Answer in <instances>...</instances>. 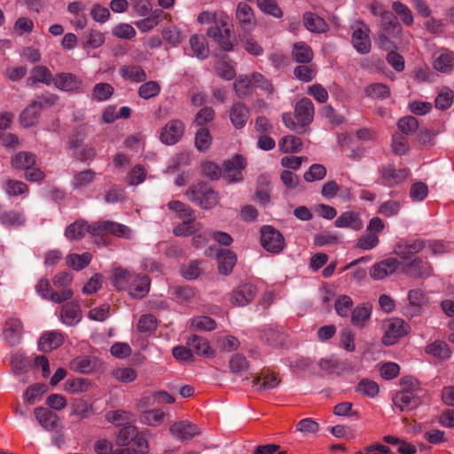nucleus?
I'll return each instance as SVG.
<instances>
[{
    "mask_svg": "<svg viewBox=\"0 0 454 454\" xmlns=\"http://www.w3.org/2000/svg\"><path fill=\"white\" fill-rule=\"evenodd\" d=\"M334 225L337 228H349L354 231H360L363 228V221L358 213L355 211H346L336 218Z\"/></svg>",
    "mask_w": 454,
    "mask_h": 454,
    "instance_id": "31",
    "label": "nucleus"
},
{
    "mask_svg": "<svg viewBox=\"0 0 454 454\" xmlns=\"http://www.w3.org/2000/svg\"><path fill=\"white\" fill-rule=\"evenodd\" d=\"M351 43L360 54H367L372 50L370 38L371 30L362 20H358L352 26Z\"/></svg>",
    "mask_w": 454,
    "mask_h": 454,
    "instance_id": "7",
    "label": "nucleus"
},
{
    "mask_svg": "<svg viewBox=\"0 0 454 454\" xmlns=\"http://www.w3.org/2000/svg\"><path fill=\"white\" fill-rule=\"evenodd\" d=\"M240 43L245 51L252 56H260L263 53L262 45L251 35L250 32L240 37Z\"/></svg>",
    "mask_w": 454,
    "mask_h": 454,
    "instance_id": "59",
    "label": "nucleus"
},
{
    "mask_svg": "<svg viewBox=\"0 0 454 454\" xmlns=\"http://www.w3.org/2000/svg\"><path fill=\"white\" fill-rule=\"evenodd\" d=\"M379 173L380 184L390 188L402 184L410 176L408 168L396 169L394 164L381 166Z\"/></svg>",
    "mask_w": 454,
    "mask_h": 454,
    "instance_id": "9",
    "label": "nucleus"
},
{
    "mask_svg": "<svg viewBox=\"0 0 454 454\" xmlns=\"http://www.w3.org/2000/svg\"><path fill=\"white\" fill-rule=\"evenodd\" d=\"M38 423L48 431L59 432L63 429L60 418L52 411L45 407H36L34 410Z\"/></svg>",
    "mask_w": 454,
    "mask_h": 454,
    "instance_id": "17",
    "label": "nucleus"
},
{
    "mask_svg": "<svg viewBox=\"0 0 454 454\" xmlns=\"http://www.w3.org/2000/svg\"><path fill=\"white\" fill-rule=\"evenodd\" d=\"M188 200L204 210H209L219 203V194L206 182H198L192 184L185 191Z\"/></svg>",
    "mask_w": 454,
    "mask_h": 454,
    "instance_id": "2",
    "label": "nucleus"
},
{
    "mask_svg": "<svg viewBox=\"0 0 454 454\" xmlns=\"http://www.w3.org/2000/svg\"><path fill=\"white\" fill-rule=\"evenodd\" d=\"M434 68L442 73H450L454 67V52L442 49L434 54Z\"/></svg>",
    "mask_w": 454,
    "mask_h": 454,
    "instance_id": "28",
    "label": "nucleus"
},
{
    "mask_svg": "<svg viewBox=\"0 0 454 454\" xmlns=\"http://www.w3.org/2000/svg\"><path fill=\"white\" fill-rule=\"evenodd\" d=\"M53 85L61 91L69 94H80L83 92V81L75 74L60 72L54 75Z\"/></svg>",
    "mask_w": 454,
    "mask_h": 454,
    "instance_id": "8",
    "label": "nucleus"
},
{
    "mask_svg": "<svg viewBox=\"0 0 454 454\" xmlns=\"http://www.w3.org/2000/svg\"><path fill=\"white\" fill-rule=\"evenodd\" d=\"M314 104L309 98H302L294 106V118L298 122V127L304 129L314 119Z\"/></svg>",
    "mask_w": 454,
    "mask_h": 454,
    "instance_id": "16",
    "label": "nucleus"
},
{
    "mask_svg": "<svg viewBox=\"0 0 454 454\" xmlns=\"http://www.w3.org/2000/svg\"><path fill=\"white\" fill-rule=\"evenodd\" d=\"M233 89L239 98L251 96L254 89L253 74L250 76L239 75L233 83Z\"/></svg>",
    "mask_w": 454,
    "mask_h": 454,
    "instance_id": "35",
    "label": "nucleus"
},
{
    "mask_svg": "<svg viewBox=\"0 0 454 454\" xmlns=\"http://www.w3.org/2000/svg\"><path fill=\"white\" fill-rule=\"evenodd\" d=\"M364 92L367 97L381 100L389 98L391 95L390 88L387 84L381 82H375L368 85L365 87Z\"/></svg>",
    "mask_w": 454,
    "mask_h": 454,
    "instance_id": "50",
    "label": "nucleus"
},
{
    "mask_svg": "<svg viewBox=\"0 0 454 454\" xmlns=\"http://www.w3.org/2000/svg\"><path fill=\"white\" fill-rule=\"evenodd\" d=\"M191 48L193 54L200 59H205L208 56V49L205 46V39L198 35H193L190 38Z\"/></svg>",
    "mask_w": 454,
    "mask_h": 454,
    "instance_id": "62",
    "label": "nucleus"
},
{
    "mask_svg": "<svg viewBox=\"0 0 454 454\" xmlns=\"http://www.w3.org/2000/svg\"><path fill=\"white\" fill-rule=\"evenodd\" d=\"M105 35L98 30L90 29L81 37V44L83 49H96L105 43Z\"/></svg>",
    "mask_w": 454,
    "mask_h": 454,
    "instance_id": "40",
    "label": "nucleus"
},
{
    "mask_svg": "<svg viewBox=\"0 0 454 454\" xmlns=\"http://www.w3.org/2000/svg\"><path fill=\"white\" fill-rule=\"evenodd\" d=\"M91 227L92 223L89 224L85 220L79 219L66 228L65 236L69 240L82 239L86 233L92 236Z\"/></svg>",
    "mask_w": 454,
    "mask_h": 454,
    "instance_id": "30",
    "label": "nucleus"
},
{
    "mask_svg": "<svg viewBox=\"0 0 454 454\" xmlns=\"http://www.w3.org/2000/svg\"><path fill=\"white\" fill-rule=\"evenodd\" d=\"M201 260H191L187 263L181 264L179 268L180 275L187 280H195L199 278L204 272L201 268Z\"/></svg>",
    "mask_w": 454,
    "mask_h": 454,
    "instance_id": "38",
    "label": "nucleus"
},
{
    "mask_svg": "<svg viewBox=\"0 0 454 454\" xmlns=\"http://www.w3.org/2000/svg\"><path fill=\"white\" fill-rule=\"evenodd\" d=\"M90 231H92V237L95 238V242L105 247L112 244L109 236L119 239H129L131 235V231L128 226L110 220L92 223Z\"/></svg>",
    "mask_w": 454,
    "mask_h": 454,
    "instance_id": "1",
    "label": "nucleus"
},
{
    "mask_svg": "<svg viewBox=\"0 0 454 454\" xmlns=\"http://www.w3.org/2000/svg\"><path fill=\"white\" fill-rule=\"evenodd\" d=\"M41 109L37 104L31 102L20 114V123L24 128L35 126L40 119Z\"/></svg>",
    "mask_w": 454,
    "mask_h": 454,
    "instance_id": "36",
    "label": "nucleus"
},
{
    "mask_svg": "<svg viewBox=\"0 0 454 454\" xmlns=\"http://www.w3.org/2000/svg\"><path fill=\"white\" fill-rule=\"evenodd\" d=\"M396 125L401 134L406 136L413 135L419 126L418 119L412 115H406L400 118Z\"/></svg>",
    "mask_w": 454,
    "mask_h": 454,
    "instance_id": "56",
    "label": "nucleus"
},
{
    "mask_svg": "<svg viewBox=\"0 0 454 454\" xmlns=\"http://www.w3.org/2000/svg\"><path fill=\"white\" fill-rule=\"evenodd\" d=\"M170 433L178 439L190 440L200 434L198 427L188 421L175 422L169 428Z\"/></svg>",
    "mask_w": 454,
    "mask_h": 454,
    "instance_id": "26",
    "label": "nucleus"
},
{
    "mask_svg": "<svg viewBox=\"0 0 454 454\" xmlns=\"http://www.w3.org/2000/svg\"><path fill=\"white\" fill-rule=\"evenodd\" d=\"M48 390V386L44 383H35L30 385L24 393V400L28 404H34L36 400L41 399L43 395Z\"/></svg>",
    "mask_w": 454,
    "mask_h": 454,
    "instance_id": "54",
    "label": "nucleus"
},
{
    "mask_svg": "<svg viewBox=\"0 0 454 454\" xmlns=\"http://www.w3.org/2000/svg\"><path fill=\"white\" fill-rule=\"evenodd\" d=\"M92 255L89 252H85L82 254H69L66 257V263L68 267L75 270H81L86 268L90 263Z\"/></svg>",
    "mask_w": 454,
    "mask_h": 454,
    "instance_id": "45",
    "label": "nucleus"
},
{
    "mask_svg": "<svg viewBox=\"0 0 454 454\" xmlns=\"http://www.w3.org/2000/svg\"><path fill=\"white\" fill-rule=\"evenodd\" d=\"M138 430L135 426L127 424L123 426L116 436V443L119 446H129L134 438L137 436Z\"/></svg>",
    "mask_w": 454,
    "mask_h": 454,
    "instance_id": "51",
    "label": "nucleus"
},
{
    "mask_svg": "<svg viewBox=\"0 0 454 454\" xmlns=\"http://www.w3.org/2000/svg\"><path fill=\"white\" fill-rule=\"evenodd\" d=\"M354 302L352 299L346 294L340 295L334 303L336 313L341 317H348L352 310Z\"/></svg>",
    "mask_w": 454,
    "mask_h": 454,
    "instance_id": "61",
    "label": "nucleus"
},
{
    "mask_svg": "<svg viewBox=\"0 0 454 454\" xmlns=\"http://www.w3.org/2000/svg\"><path fill=\"white\" fill-rule=\"evenodd\" d=\"M96 177V172L90 168L77 172L74 176V189H81L91 184Z\"/></svg>",
    "mask_w": 454,
    "mask_h": 454,
    "instance_id": "57",
    "label": "nucleus"
},
{
    "mask_svg": "<svg viewBox=\"0 0 454 454\" xmlns=\"http://www.w3.org/2000/svg\"><path fill=\"white\" fill-rule=\"evenodd\" d=\"M303 26L311 33L322 34L329 30L327 22L318 14L306 12L302 15Z\"/></svg>",
    "mask_w": 454,
    "mask_h": 454,
    "instance_id": "24",
    "label": "nucleus"
},
{
    "mask_svg": "<svg viewBox=\"0 0 454 454\" xmlns=\"http://www.w3.org/2000/svg\"><path fill=\"white\" fill-rule=\"evenodd\" d=\"M280 382L278 375L275 372H263L261 375L254 377L253 380L254 385H260V389H271L276 387Z\"/></svg>",
    "mask_w": 454,
    "mask_h": 454,
    "instance_id": "55",
    "label": "nucleus"
},
{
    "mask_svg": "<svg viewBox=\"0 0 454 454\" xmlns=\"http://www.w3.org/2000/svg\"><path fill=\"white\" fill-rule=\"evenodd\" d=\"M392 151L396 155H404L410 150L409 142L406 137L403 134L395 132L392 136V144H391Z\"/></svg>",
    "mask_w": 454,
    "mask_h": 454,
    "instance_id": "64",
    "label": "nucleus"
},
{
    "mask_svg": "<svg viewBox=\"0 0 454 454\" xmlns=\"http://www.w3.org/2000/svg\"><path fill=\"white\" fill-rule=\"evenodd\" d=\"M64 343V335L60 332H46L38 340L39 349L43 352H51Z\"/></svg>",
    "mask_w": 454,
    "mask_h": 454,
    "instance_id": "27",
    "label": "nucleus"
},
{
    "mask_svg": "<svg viewBox=\"0 0 454 454\" xmlns=\"http://www.w3.org/2000/svg\"><path fill=\"white\" fill-rule=\"evenodd\" d=\"M166 413L160 409L149 410L142 412L140 421L150 427H158L164 421Z\"/></svg>",
    "mask_w": 454,
    "mask_h": 454,
    "instance_id": "49",
    "label": "nucleus"
},
{
    "mask_svg": "<svg viewBox=\"0 0 454 454\" xmlns=\"http://www.w3.org/2000/svg\"><path fill=\"white\" fill-rule=\"evenodd\" d=\"M260 243L264 250L278 254L281 253L285 247V238L283 234L271 225H263L260 229Z\"/></svg>",
    "mask_w": 454,
    "mask_h": 454,
    "instance_id": "4",
    "label": "nucleus"
},
{
    "mask_svg": "<svg viewBox=\"0 0 454 454\" xmlns=\"http://www.w3.org/2000/svg\"><path fill=\"white\" fill-rule=\"evenodd\" d=\"M137 327L140 333H153L158 328V320L153 314H144L139 317Z\"/></svg>",
    "mask_w": 454,
    "mask_h": 454,
    "instance_id": "58",
    "label": "nucleus"
},
{
    "mask_svg": "<svg viewBox=\"0 0 454 454\" xmlns=\"http://www.w3.org/2000/svg\"><path fill=\"white\" fill-rule=\"evenodd\" d=\"M318 365L320 369L325 372V373L328 375L339 376L345 369L335 356L321 358L319 360Z\"/></svg>",
    "mask_w": 454,
    "mask_h": 454,
    "instance_id": "44",
    "label": "nucleus"
},
{
    "mask_svg": "<svg viewBox=\"0 0 454 454\" xmlns=\"http://www.w3.org/2000/svg\"><path fill=\"white\" fill-rule=\"evenodd\" d=\"M151 278L143 273H135L130 287L127 290L129 294L135 299L144 298L149 292Z\"/></svg>",
    "mask_w": 454,
    "mask_h": 454,
    "instance_id": "21",
    "label": "nucleus"
},
{
    "mask_svg": "<svg viewBox=\"0 0 454 454\" xmlns=\"http://www.w3.org/2000/svg\"><path fill=\"white\" fill-rule=\"evenodd\" d=\"M279 149L285 153H299L302 149V140L295 136H286L279 141Z\"/></svg>",
    "mask_w": 454,
    "mask_h": 454,
    "instance_id": "48",
    "label": "nucleus"
},
{
    "mask_svg": "<svg viewBox=\"0 0 454 454\" xmlns=\"http://www.w3.org/2000/svg\"><path fill=\"white\" fill-rule=\"evenodd\" d=\"M35 291L43 299L51 301L55 303H62L71 299L74 294L72 289L54 291L47 278L39 279L35 285Z\"/></svg>",
    "mask_w": 454,
    "mask_h": 454,
    "instance_id": "11",
    "label": "nucleus"
},
{
    "mask_svg": "<svg viewBox=\"0 0 454 454\" xmlns=\"http://www.w3.org/2000/svg\"><path fill=\"white\" fill-rule=\"evenodd\" d=\"M216 261L219 273L228 276L237 263V255L230 249H221L216 254Z\"/></svg>",
    "mask_w": 454,
    "mask_h": 454,
    "instance_id": "25",
    "label": "nucleus"
},
{
    "mask_svg": "<svg viewBox=\"0 0 454 454\" xmlns=\"http://www.w3.org/2000/svg\"><path fill=\"white\" fill-rule=\"evenodd\" d=\"M119 74L123 80L133 82H144L147 79L145 71L138 65H123L120 67Z\"/></svg>",
    "mask_w": 454,
    "mask_h": 454,
    "instance_id": "33",
    "label": "nucleus"
},
{
    "mask_svg": "<svg viewBox=\"0 0 454 454\" xmlns=\"http://www.w3.org/2000/svg\"><path fill=\"white\" fill-rule=\"evenodd\" d=\"M37 157L35 153L21 151L15 153L11 159V166L14 170L26 171L30 167L36 165Z\"/></svg>",
    "mask_w": 454,
    "mask_h": 454,
    "instance_id": "29",
    "label": "nucleus"
},
{
    "mask_svg": "<svg viewBox=\"0 0 454 454\" xmlns=\"http://www.w3.org/2000/svg\"><path fill=\"white\" fill-rule=\"evenodd\" d=\"M229 116L234 128L241 129L246 126L250 117V109L245 103L235 102L230 108Z\"/></svg>",
    "mask_w": 454,
    "mask_h": 454,
    "instance_id": "20",
    "label": "nucleus"
},
{
    "mask_svg": "<svg viewBox=\"0 0 454 454\" xmlns=\"http://www.w3.org/2000/svg\"><path fill=\"white\" fill-rule=\"evenodd\" d=\"M401 270L412 278H426L433 275V267L426 259L415 256L409 262H401Z\"/></svg>",
    "mask_w": 454,
    "mask_h": 454,
    "instance_id": "6",
    "label": "nucleus"
},
{
    "mask_svg": "<svg viewBox=\"0 0 454 454\" xmlns=\"http://www.w3.org/2000/svg\"><path fill=\"white\" fill-rule=\"evenodd\" d=\"M135 273L128 268L114 265L111 270L109 281L115 291H127L130 287Z\"/></svg>",
    "mask_w": 454,
    "mask_h": 454,
    "instance_id": "15",
    "label": "nucleus"
},
{
    "mask_svg": "<svg viewBox=\"0 0 454 454\" xmlns=\"http://www.w3.org/2000/svg\"><path fill=\"white\" fill-rule=\"evenodd\" d=\"M401 266L397 258L389 257L373 264L370 270L372 278L380 280L395 273Z\"/></svg>",
    "mask_w": 454,
    "mask_h": 454,
    "instance_id": "18",
    "label": "nucleus"
},
{
    "mask_svg": "<svg viewBox=\"0 0 454 454\" xmlns=\"http://www.w3.org/2000/svg\"><path fill=\"white\" fill-rule=\"evenodd\" d=\"M425 352L438 359L445 360L450 356L451 351L444 340H434L425 348Z\"/></svg>",
    "mask_w": 454,
    "mask_h": 454,
    "instance_id": "41",
    "label": "nucleus"
},
{
    "mask_svg": "<svg viewBox=\"0 0 454 454\" xmlns=\"http://www.w3.org/2000/svg\"><path fill=\"white\" fill-rule=\"evenodd\" d=\"M167 206L169 210L176 212L182 221L196 220L195 210L188 204L174 200H170Z\"/></svg>",
    "mask_w": 454,
    "mask_h": 454,
    "instance_id": "37",
    "label": "nucleus"
},
{
    "mask_svg": "<svg viewBox=\"0 0 454 454\" xmlns=\"http://www.w3.org/2000/svg\"><path fill=\"white\" fill-rule=\"evenodd\" d=\"M160 92V86L158 82H144L138 88V96L144 99H150L158 96Z\"/></svg>",
    "mask_w": 454,
    "mask_h": 454,
    "instance_id": "63",
    "label": "nucleus"
},
{
    "mask_svg": "<svg viewBox=\"0 0 454 454\" xmlns=\"http://www.w3.org/2000/svg\"><path fill=\"white\" fill-rule=\"evenodd\" d=\"M247 167V160L241 154H235L231 159L223 162V175L228 183H237L243 180L242 170Z\"/></svg>",
    "mask_w": 454,
    "mask_h": 454,
    "instance_id": "13",
    "label": "nucleus"
},
{
    "mask_svg": "<svg viewBox=\"0 0 454 454\" xmlns=\"http://www.w3.org/2000/svg\"><path fill=\"white\" fill-rule=\"evenodd\" d=\"M184 130L185 125L183 121L179 119L170 120L161 128L160 140L167 145H176L183 137Z\"/></svg>",
    "mask_w": 454,
    "mask_h": 454,
    "instance_id": "12",
    "label": "nucleus"
},
{
    "mask_svg": "<svg viewBox=\"0 0 454 454\" xmlns=\"http://www.w3.org/2000/svg\"><path fill=\"white\" fill-rule=\"evenodd\" d=\"M195 147L199 152H207L213 142V137L210 130L206 127H200L195 133Z\"/></svg>",
    "mask_w": 454,
    "mask_h": 454,
    "instance_id": "46",
    "label": "nucleus"
},
{
    "mask_svg": "<svg viewBox=\"0 0 454 454\" xmlns=\"http://www.w3.org/2000/svg\"><path fill=\"white\" fill-rule=\"evenodd\" d=\"M385 333L381 338V342L385 346H393L400 339L407 336L411 333V325L402 318L394 317L387 320L385 324Z\"/></svg>",
    "mask_w": 454,
    "mask_h": 454,
    "instance_id": "5",
    "label": "nucleus"
},
{
    "mask_svg": "<svg viewBox=\"0 0 454 454\" xmlns=\"http://www.w3.org/2000/svg\"><path fill=\"white\" fill-rule=\"evenodd\" d=\"M372 309L365 305L357 306L351 310V324L354 326L363 328L371 317Z\"/></svg>",
    "mask_w": 454,
    "mask_h": 454,
    "instance_id": "52",
    "label": "nucleus"
},
{
    "mask_svg": "<svg viewBox=\"0 0 454 454\" xmlns=\"http://www.w3.org/2000/svg\"><path fill=\"white\" fill-rule=\"evenodd\" d=\"M257 293L258 288L254 283L242 282L230 294V302L233 306H247L254 300Z\"/></svg>",
    "mask_w": 454,
    "mask_h": 454,
    "instance_id": "10",
    "label": "nucleus"
},
{
    "mask_svg": "<svg viewBox=\"0 0 454 454\" xmlns=\"http://www.w3.org/2000/svg\"><path fill=\"white\" fill-rule=\"evenodd\" d=\"M3 189L10 197L25 195L29 191V187L25 182L16 179H7L3 184Z\"/></svg>",
    "mask_w": 454,
    "mask_h": 454,
    "instance_id": "42",
    "label": "nucleus"
},
{
    "mask_svg": "<svg viewBox=\"0 0 454 454\" xmlns=\"http://www.w3.org/2000/svg\"><path fill=\"white\" fill-rule=\"evenodd\" d=\"M231 25L228 22L227 16H222L215 20V24L207 28V35L212 38L223 51H231L234 47Z\"/></svg>",
    "mask_w": 454,
    "mask_h": 454,
    "instance_id": "3",
    "label": "nucleus"
},
{
    "mask_svg": "<svg viewBox=\"0 0 454 454\" xmlns=\"http://www.w3.org/2000/svg\"><path fill=\"white\" fill-rule=\"evenodd\" d=\"M187 344L199 356L212 357L215 355V350L210 347L208 340L203 337L194 334L188 340Z\"/></svg>",
    "mask_w": 454,
    "mask_h": 454,
    "instance_id": "39",
    "label": "nucleus"
},
{
    "mask_svg": "<svg viewBox=\"0 0 454 454\" xmlns=\"http://www.w3.org/2000/svg\"><path fill=\"white\" fill-rule=\"evenodd\" d=\"M60 319L67 325H76L82 319V310L78 303L70 301L61 307Z\"/></svg>",
    "mask_w": 454,
    "mask_h": 454,
    "instance_id": "32",
    "label": "nucleus"
},
{
    "mask_svg": "<svg viewBox=\"0 0 454 454\" xmlns=\"http://www.w3.org/2000/svg\"><path fill=\"white\" fill-rule=\"evenodd\" d=\"M200 228V223L196 220L182 221L173 229V233L176 237H188L196 233Z\"/></svg>",
    "mask_w": 454,
    "mask_h": 454,
    "instance_id": "53",
    "label": "nucleus"
},
{
    "mask_svg": "<svg viewBox=\"0 0 454 454\" xmlns=\"http://www.w3.org/2000/svg\"><path fill=\"white\" fill-rule=\"evenodd\" d=\"M69 369L73 372L88 374L94 369V363L88 356L74 357L69 362Z\"/></svg>",
    "mask_w": 454,
    "mask_h": 454,
    "instance_id": "43",
    "label": "nucleus"
},
{
    "mask_svg": "<svg viewBox=\"0 0 454 454\" xmlns=\"http://www.w3.org/2000/svg\"><path fill=\"white\" fill-rule=\"evenodd\" d=\"M393 403L402 411H404L416 409L421 403V399L419 395L400 390L394 395Z\"/></svg>",
    "mask_w": 454,
    "mask_h": 454,
    "instance_id": "22",
    "label": "nucleus"
},
{
    "mask_svg": "<svg viewBox=\"0 0 454 454\" xmlns=\"http://www.w3.org/2000/svg\"><path fill=\"white\" fill-rule=\"evenodd\" d=\"M291 53L293 59L301 64L310 63L314 57L312 48L303 41L295 43Z\"/></svg>",
    "mask_w": 454,
    "mask_h": 454,
    "instance_id": "34",
    "label": "nucleus"
},
{
    "mask_svg": "<svg viewBox=\"0 0 454 454\" xmlns=\"http://www.w3.org/2000/svg\"><path fill=\"white\" fill-rule=\"evenodd\" d=\"M54 75L51 71L43 65L35 66L31 71L29 76L26 80V83L28 87H36L38 83H43L47 86L53 84Z\"/></svg>",
    "mask_w": 454,
    "mask_h": 454,
    "instance_id": "19",
    "label": "nucleus"
},
{
    "mask_svg": "<svg viewBox=\"0 0 454 454\" xmlns=\"http://www.w3.org/2000/svg\"><path fill=\"white\" fill-rule=\"evenodd\" d=\"M229 367L232 373L241 374L248 370L249 362L244 355L236 353L231 357Z\"/></svg>",
    "mask_w": 454,
    "mask_h": 454,
    "instance_id": "60",
    "label": "nucleus"
},
{
    "mask_svg": "<svg viewBox=\"0 0 454 454\" xmlns=\"http://www.w3.org/2000/svg\"><path fill=\"white\" fill-rule=\"evenodd\" d=\"M23 331L22 322L18 318H9L5 321L3 334L4 340L14 346L20 340Z\"/></svg>",
    "mask_w": 454,
    "mask_h": 454,
    "instance_id": "23",
    "label": "nucleus"
},
{
    "mask_svg": "<svg viewBox=\"0 0 454 454\" xmlns=\"http://www.w3.org/2000/svg\"><path fill=\"white\" fill-rule=\"evenodd\" d=\"M256 5L259 10L269 16L277 19L283 17L284 12L277 0H256Z\"/></svg>",
    "mask_w": 454,
    "mask_h": 454,
    "instance_id": "47",
    "label": "nucleus"
},
{
    "mask_svg": "<svg viewBox=\"0 0 454 454\" xmlns=\"http://www.w3.org/2000/svg\"><path fill=\"white\" fill-rule=\"evenodd\" d=\"M235 20L245 33L251 32L257 24L254 9L245 1L237 4Z\"/></svg>",
    "mask_w": 454,
    "mask_h": 454,
    "instance_id": "14",
    "label": "nucleus"
}]
</instances>
